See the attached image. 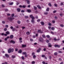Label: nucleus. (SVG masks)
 I'll list each match as a JSON object with an SVG mask.
<instances>
[{"label":"nucleus","mask_w":64,"mask_h":64,"mask_svg":"<svg viewBox=\"0 0 64 64\" xmlns=\"http://www.w3.org/2000/svg\"><path fill=\"white\" fill-rule=\"evenodd\" d=\"M25 57H27L28 56V55L27 54H25Z\"/></svg>","instance_id":"42"},{"label":"nucleus","mask_w":64,"mask_h":64,"mask_svg":"<svg viewBox=\"0 0 64 64\" xmlns=\"http://www.w3.org/2000/svg\"><path fill=\"white\" fill-rule=\"evenodd\" d=\"M48 25H49V26H51V25H52V24H51L50 23V22H48Z\"/></svg>","instance_id":"26"},{"label":"nucleus","mask_w":64,"mask_h":64,"mask_svg":"<svg viewBox=\"0 0 64 64\" xmlns=\"http://www.w3.org/2000/svg\"><path fill=\"white\" fill-rule=\"evenodd\" d=\"M2 22L3 24H5V21H2Z\"/></svg>","instance_id":"53"},{"label":"nucleus","mask_w":64,"mask_h":64,"mask_svg":"<svg viewBox=\"0 0 64 64\" xmlns=\"http://www.w3.org/2000/svg\"><path fill=\"white\" fill-rule=\"evenodd\" d=\"M48 5L49 6H50V7H51V6H52V5L51 4V3H49L48 4Z\"/></svg>","instance_id":"28"},{"label":"nucleus","mask_w":64,"mask_h":64,"mask_svg":"<svg viewBox=\"0 0 64 64\" xmlns=\"http://www.w3.org/2000/svg\"><path fill=\"white\" fill-rule=\"evenodd\" d=\"M42 37L44 38H46V36H45V35L44 34L42 35Z\"/></svg>","instance_id":"19"},{"label":"nucleus","mask_w":64,"mask_h":64,"mask_svg":"<svg viewBox=\"0 0 64 64\" xmlns=\"http://www.w3.org/2000/svg\"><path fill=\"white\" fill-rule=\"evenodd\" d=\"M60 26L62 27H64V25L62 24H61L60 25Z\"/></svg>","instance_id":"36"},{"label":"nucleus","mask_w":64,"mask_h":64,"mask_svg":"<svg viewBox=\"0 0 64 64\" xmlns=\"http://www.w3.org/2000/svg\"><path fill=\"white\" fill-rule=\"evenodd\" d=\"M8 63L7 62H6L4 63H2V64H8Z\"/></svg>","instance_id":"41"},{"label":"nucleus","mask_w":64,"mask_h":64,"mask_svg":"<svg viewBox=\"0 0 64 64\" xmlns=\"http://www.w3.org/2000/svg\"><path fill=\"white\" fill-rule=\"evenodd\" d=\"M51 30H55V28L54 27H52L51 28Z\"/></svg>","instance_id":"20"},{"label":"nucleus","mask_w":64,"mask_h":64,"mask_svg":"<svg viewBox=\"0 0 64 64\" xmlns=\"http://www.w3.org/2000/svg\"><path fill=\"white\" fill-rule=\"evenodd\" d=\"M18 53H21L22 52V50H20L19 51H18Z\"/></svg>","instance_id":"11"},{"label":"nucleus","mask_w":64,"mask_h":64,"mask_svg":"<svg viewBox=\"0 0 64 64\" xmlns=\"http://www.w3.org/2000/svg\"><path fill=\"white\" fill-rule=\"evenodd\" d=\"M26 52H22V54L23 55H26Z\"/></svg>","instance_id":"30"},{"label":"nucleus","mask_w":64,"mask_h":64,"mask_svg":"<svg viewBox=\"0 0 64 64\" xmlns=\"http://www.w3.org/2000/svg\"><path fill=\"white\" fill-rule=\"evenodd\" d=\"M14 19L12 17H9L8 18V19L10 21H12V20Z\"/></svg>","instance_id":"1"},{"label":"nucleus","mask_w":64,"mask_h":64,"mask_svg":"<svg viewBox=\"0 0 64 64\" xmlns=\"http://www.w3.org/2000/svg\"><path fill=\"white\" fill-rule=\"evenodd\" d=\"M44 14L45 15H47L48 14V12H44Z\"/></svg>","instance_id":"17"},{"label":"nucleus","mask_w":64,"mask_h":64,"mask_svg":"<svg viewBox=\"0 0 64 64\" xmlns=\"http://www.w3.org/2000/svg\"><path fill=\"white\" fill-rule=\"evenodd\" d=\"M13 2H10V3H9L8 4L9 5H12L14 4Z\"/></svg>","instance_id":"9"},{"label":"nucleus","mask_w":64,"mask_h":64,"mask_svg":"<svg viewBox=\"0 0 64 64\" xmlns=\"http://www.w3.org/2000/svg\"><path fill=\"white\" fill-rule=\"evenodd\" d=\"M46 37L47 38H50V36L49 35H47Z\"/></svg>","instance_id":"35"},{"label":"nucleus","mask_w":64,"mask_h":64,"mask_svg":"<svg viewBox=\"0 0 64 64\" xmlns=\"http://www.w3.org/2000/svg\"><path fill=\"white\" fill-rule=\"evenodd\" d=\"M2 6L3 7H5V6L4 4L2 5Z\"/></svg>","instance_id":"50"},{"label":"nucleus","mask_w":64,"mask_h":64,"mask_svg":"<svg viewBox=\"0 0 64 64\" xmlns=\"http://www.w3.org/2000/svg\"><path fill=\"white\" fill-rule=\"evenodd\" d=\"M21 12H25V11H24V10H22L21 11Z\"/></svg>","instance_id":"51"},{"label":"nucleus","mask_w":64,"mask_h":64,"mask_svg":"<svg viewBox=\"0 0 64 64\" xmlns=\"http://www.w3.org/2000/svg\"><path fill=\"white\" fill-rule=\"evenodd\" d=\"M15 28H13L12 30V31H15Z\"/></svg>","instance_id":"56"},{"label":"nucleus","mask_w":64,"mask_h":64,"mask_svg":"<svg viewBox=\"0 0 64 64\" xmlns=\"http://www.w3.org/2000/svg\"><path fill=\"white\" fill-rule=\"evenodd\" d=\"M12 17H14V14H12Z\"/></svg>","instance_id":"54"},{"label":"nucleus","mask_w":64,"mask_h":64,"mask_svg":"<svg viewBox=\"0 0 64 64\" xmlns=\"http://www.w3.org/2000/svg\"><path fill=\"white\" fill-rule=\"evenodd\" d=\"M37 7L39 8V9H41V7L39 6H38Z\"/></svg>","instance_id":"32"},{"label":"nucleus","mask_w":64,"mask_h":64,"mask_svg":"<svg viewBox=\"0 0 64 64\" xmlns=\"http://www.w3.org/2000/svg\"><path fill=\"white\" fill-rule=\"evenodd\" d=\"M32 18V20H34L35 19V18L34 16H33Z\"/></svg>","instance_id":"43"},{"label":"nucleus","mask_w":64,"mask_h":64,"mask_svg":"<svg viewBox=\"0 0 64 64\" xmlns=\"http://www.w3.org/2000/svg\"><path fill=\"white\" fill-rule=\"evenodd\" d=\"M54 6H56V7H57V4H54Z\"/></svg>","instance_id":"63"},{"label":"nucleus","mask_w":64,"mask_h":64,"mask_svg":"<svg viewBox=\"0 0 64 64\" xmlns=\"http://www.w3.org/2000/svg\"><path fill=\"white\" fill-rule=\"evenodd\" d=\"M10 43H12V44H15V42L13 40H11L10 42Z\"/></svg>","instance_id":"5"},{"label":"nucleus","mask_w":64,"mask_h":64,"mask_svg":"<svg viewBox=\"0 0 64 64\" xmlns=\"http://www.w3.org/2000/svg\"><path fill=\"white\" fill-rule=\"evenodd\" d=\"M33 58H36V56L35 55H34L33 56Z\"/></svg>","instance_id":"44"},{"label":"nucleus","mask_w":64,"mask_h":64,"mask_svg":"<svg viewBox=\"0 0 64 64\" xmlns=\"http://www.w3.org/2000/svg\"><path fill=\"white\" fill-rule=\"evenodd\" d=\"M54 41H57V39H56V38H55L54 39Z\"/></svg>","instance_id":"47"},{"label":"nucleus","mask_w":64,"mask_h":64,"mask_svg":"<svg viewBox=\"0 0 64 64\" xmlns=\"http://www.w3.org/2000/svg\"><path fill=\"white\" fill-rule=\"evenodd\" d=\"M31 22L32 23H34V20H31Z\"/></svg>","instance_id":"27"},{"label":"nucleus","mask_w":64,"mask_h":64,"mask_svg":"<svg viewBox=\"0 0 64 64\" xmlns=\"http://www.w3.org/2000/svg\"><path fill=\"white\" fill-rule=\"evenodd\" d=\"M38 33H43V32H41V30H38Z\"/></svg>","instance_id":"14"},{"label":"nucleus","mask_w":64,"mask_h":64,"mask_svg":"<svg viewBox=\"0 0 64 64\" xmlns=\"http://www.w3.org/2000/svg\"><path fill=\"white\" fill-rule=\"evenodd\" d=\"M58 53H63V52L61 51H58Z\"/></svg>","instance_id":"25"},{"label":"nucleus","mask_w":64,"mask_h":64,"mask_svg":"<svg viewBox=\"0 0 64 64\" xmlns=\"http://www.w3.org/2000/svg\"><path fill=\"white\" fill-rule=\"evenodd\" d=\"M30 18H32L33 17V16L32 15H30Z\"/></svg>","instance_id":"60"},{"label":"nucleus","mask_w":64,"mask_h":64,"mask_svg":"<svg viewBox=\"0 0 64 64\" xmlns=\"http://www.w3.org/2000/svg\"><path fill=\"white\" fill-rule=\"evenodd\" d=\"M6 33L7 34H8V35H9V34H10V32H9L8 31H7L6 32Z\"/></svg>","instance_id":"21"},{"label":"nucleus","mask_w":64,"mask_h":64,"mask_svg":"<svg viewBox=\"0 0 64 64\" xmlns=\"http://www.w3.org/2000/svg\"><path fill=\"white\" fill-rule=\"evenodd\" d=\"M24 17L25 18H28V16H25Z\"/></svg>","instance_id":"55"},{"label":"nucleus","mask_w":64,"mask_h":64,"mask_svg":"<svg viewBox=\"0 0 64 64\" xmlns=\"http://www.w3.org/2000/svg\"><path fill=\"white\" fill-rule=\"evenodd\" d=\"M22 47H26V45L22 44Z\"/></svg>","instance_id":"15"},{"label":"nucleus","mask_w":64,"mask_h":64,"mask_svg":"<svg viewBox=\"0 0 64 64\" xmlns=\"http://www.w3.org/2000/svg\"><path fill=\"white\" fill-rule=\"evenodd\" d=\"M54 46L55 47H59V46L58 45H55Z\"/></svg>","instance_id":"18"},{"label":"nucleus","mask_w":64,"mask_h":64,"mask_svg":"<svg viewBox=\"0 0 64 64\" xmlns=\"http://www.w3.org/2000/svg\"><path fill=\"white\" fill-rule=\"evenodd\" d=\"M39 40L40 42H43V40L42 38H40Z\"/></svg>","instance_id":"3"},{"label":"nucleus","mask_w":64,"mask_h":64,"mask_svg":"<svg viewBox=\"0 0 64 64\" xmlns=\"http://www.w3.org/2000/svg\"><path fill=\"white\" fill-rule=\"evenodd\" d=\"M54 54L55 55H57L58 54L57 53V52H55L54 53Z\"/></svg>","instance_id":"33"},{"label":"nucleus","mask_w":64,"mask_h":64,"mask_svg":"<svg viewBox=\"0 0 64 64\" xmlns=\"http://www.w3.org/2000/svg\"><path fill=\"white\" fill-rule=\"evenodd\" d=\"M25 7H26V6L24 5H23L22 6V8H25Z\"/></svg>","instance_id":"49"},{"label":"nucleus","mask_w":64,"mask_h":64,"mask_svg":"<svg viewBox=\"0 0 64 64\" xmlns=\"http://www.w3.org/2000/svg\"><path fill=\"white\" fill-rule=\"evenodd\" d=\"M17 22L18 24H20L21 23V22L20 20H18L17 21Z\"/></svg>","instance_id":"12"},{"label":"nucleus","mask_w":64,"mask_h":64,"mask_svg":"<svg viewBox=\"0 0 64 64\" xmlns=\"http://www.w3.org/2000/svg\"><path fill=\"white\" fill-rule=\"evenodd\" d=\"M54 18L55 19H57L58 18H57V17L55 16L54 17Z\"/></svg>","instance_id":"52"},{"label":"nucleus","mask_w":64,"mask_h":64,"mask_svg":"<svg viewBox=\"0 0 64 64\" xmlns=\"http://www.w3.org/2000/svg\"><path fill=\"white\" fill-rule=\"evenodd\" d=\"M34 10H36V9H37V7L35 6H34Z\"/></svg>","instance_id":"34"},{"label":"nucleus","mask_w":64,"mask_h":64,"mask_svg":"<svg viewBox=\"0 0 64 64\" xmlns=\"http://www.w3.org/2000/svg\"><path fill=\"white\" fill-rule=\"evenodd\" d=\"M48 47H52V45L50 43H48Z\"/></svg>","instance_id":"7"},{"label":"nucleus","mask_w":64,"mask_h":64,"mask_svg":"<svg viewBox=\"0 0 64 64\" xmlns=\"http://www.w3.org/2000/svg\"><path fill=\"white\" fill-rule=\"evenodd\" d=\"M22 28L23 29H25V27L24 26H23L22 27Z\"/></svg>","instance_id":"57"},{"label":"nucleus","mask_w":64,"mask_h":64,"mask_svg":"<svg viewBox=\"0 0 64 64\" xmlns=\"http://www.w3.org/2000/svg\"><path fill=\"white\" fill-rule=\"evenodd\" d=\"M37 21L38 22H40V19L38 20Z\"/></svg>","instance_id":"61"},{"label":"nucleus","mask_w":64,"mask_h":64,"mask_svg":"<svg viewBox=\"0 0 64 64\" xmlns=\"http://www.w3.org/2000/svg\"><path fill=\"white\" fill-rule=\"evenodd\" d=\"M15 57H16L15 56L13 55H12V58H15Z\"/></svg>","instance_id":"13"},{"label":"nucleus","mask_w":64,"mask_h":64,"mask_svg":"<svg viewBox=\"0 0 64 64\" xmlns=\"http://www.w3.org/2000/svg\"><path fill=\"white\" fill-rule=\"evenodd\" d=\"M7 30V28H5L4 29V31H6Z\"/></svg>","instance_id":"31"},{"label":"nucleus","mask_w":64,"mask_h":64,"mask_svg":"<svg viewBox=\"0 0 64 64\" xmlns=\"http://www.w3.org/2000/svg\"><path fill=\"white\" fill-rule=\"evenodd\" d=\"M27 2L28 4H30V1L29 0H28L27 1Z\"/></svg>","instance_id":"22"},{"label":"nucleus","mask_w":64,"mask_h":64,"mask_svg":"<svg viewBox=\"0 0 64 64\" xmlns=\"http://www.w3.org/2000/svg\"><path fill=\"white\" fill-rule=\"evenodd\" d=\"M61 5H63V2H61L60 4Z\"/></svg>","instance_id":"62"},{"label":"nucleus","mask_w":64,"mask_h":64,"mask_svg":"<svg viewBox=\"0 0 64 64\" xmlns=\"http://www.w3.org/2000/svg\"><path fill=\"white\" fill-rule=\"evenodd\" d=\"M56 12H57V11L56 10H54L53 12V13H56Z\"/></svg>","instance_id":"40"},{"label":"nucleus","mask_w":64,"mask_h":64,"mask_svg":"<svg viewBox=\"0 0 64 64\" xmlns=\"http://www.w3.org/2000/svg\"><path fill=\"white\" fill-rule=\"evenodd\" d=\"M5 27H6V28H8V25H5Z\"/></svg>","instance_id":"48"},{"label":"nucleus","mask_w":64,"mask_h":64,"mask_svg":"<svg viewBox=\"0 0 64 64\" xmlns=\"http://www.w3.org/2000/svg\"><path fill=\"white\" fill-rule=\"evenodd\" d=\"M42 63L43 64H45V62H42Z\"/></svg>","instance_id":"64"},{"label":"nucleus","mask_w":64,"mask_h":64,"mask_svg":"<svg viewBox=\"0 0 64 64\" xmlns=\"http://www.w3.org/2000/svg\"><path fill=\"white\" fill-rule=\"evenodd\" d=\"M14 51V49L13 48H12L11 49V52H13Z\"/></svg>","instance_id":"38"},{"label":"nucleus","mask_w":64,"mask_h":64,"mask_svg":"<svg viewBox=\"0 0 64 64\" xmlns=\"http://www.w3.org/2000/svg\"><path fill=\"white\" fill-rule=\"evenodd\" d=\"M10 28L11 29H13V27L12 26H11L10 27Z\"/></svg>","instance_id":"58"},{"label":"nucleus","mask_w":64,"mask_h":64,"mask_svg":"<svg viewBox=\"0 0 64 64\" xmlns=\"http://www.w3.org/2000/svg\"><path fill=\"white\" fill-rule=\"evenodd\" d=\"M32 64H35V62H34V61L32 62Z\"/></svg>","instance_id":"45"},{"label":"nucleus","mask_w":64,"mask_h":64,"mask_svg":"<svg viewBox=\"0 0 64 64\" xmlns=\"http://www.w3.org/2000/svg\"><path fill=\"white\" fill-rule=\"evenodd\" d=\"M41 50V48H40L39 50H37L36 52L38 53H39L40 52V50Z\"/></svg>","instance_id":"4"},{"label":"nucleus","mask_w":64,"mask_h":64,"mask_svg":"<svg viewBox=\"0 0 64 64\" xmlns=\"http://www.w3.org/2000/svg\"><path fill=\"white\" fill-rule=\"evenodd\" d=\"M21 58L22 59V60H24V59H25V58H24V57L23 56H22L21 57Z\"/></svg>","instance_id":"29"},{"label":"nucleus","mask_w":64,"mask_h":64,"mask_svg":"<svg viewBox=\"0 0 64 64\" xmlns=\"http://www.w3.org/2000/svg\"><path fill=\"white\" fill-rule=\"evenodd\" d=\"M45 56L44 55H42V57L44 58L45 57Z\"/></svg>","instance_id":"39"},{"label":"nucleus","mask_w":64,"mask_h":64,"mask_svg":"<svg viewBox=\"0 0 64 64\" xmlns=\"http://www.w3.org/2000/svg\"><path fill=\"white\" fill-rule=\"evenodd\" d=\"M5 56L6 58H9V56L7 54H6Z\"/></svg>","instance_id":"6"},{"label":"nucleus","mask_w":64,"mask_h":64,"mask_svg":"<svg viewBox=\"0 0 64 64\" xmlns=\"http://www.w3.org/2000/svg\"><path fill=\"white\" fill-rule=\"evenodd\" d=\"M5 11H8V9H6L5 10Z\"/></svg>","instance_id":"59"},{"label":"nucleus","mask_w":64,"mask_h":64,"mask_svg":"<svg viewBox=\"0 0 64 64\" xmlns=\"http://www.w3.org/2000/svg\"><path fill=\"white\" fill-rule=\"evenodd\" d=\"M8 52L9 53H11V48H9L8 50Z\"/></svg>","instance_id":"2"},{"label":"nucleus","mask_w":64,"mask_h":64,"mask_svg":"<svg viewBox=\"0 0 64 64\" xmlns=\"http://www.w3.org/2000/svg\"><path fill=\"white\" fill-rule=\"evenodd\" d=\"M41 23L42 25H44V23L43 22H41Z\"/></svg>","instance_id":"16"},{"label":"nucleus","mask_w":64,"mask_h":64,"mask_svg":"<svg viewBox=\"0 0 64 64\" xmlns=\"http://www.w3.org/2000/svg\"><path fill=\"white\" fill-rule=\"evenodd\" d=\"M14 37L13 35H12L10 36V38L11 39H12V38H13Z\"/></svg>","instance_id":"10"},{"label":"nucleus","mask_w":64,"mask_h":64,"mask_svg":"<svg viewBox=\"0 0 64 64\" xmlns=\"http://www.w3.org/2000/svg\"><path fill=\"white\" fill-rule=\"evenodd\" d=\"M27 2L28 4H30V1L29 0H28L27 1Z\"/></svg>","instance_id":"23"},{"label":"nucleus","mask_w":64,"mask_h":64,"mask_svg":"<svg viewBox=\"0 0 64 64\" xmlns=\"http://www.w3.org/2000/svg\"><path fill=\"white\" fill-rule=\"evenodd\" d=\"M26 34L27 35H30V32H26Z\"/></svg>","instance_id":"37"},{"label":"nucleus","mask_w":64,"mask_h":64,"mask_svg":"<svg viewBox=\"0 0 64 64\" xmlns=\"http://www.w3.org/2000/svg\"><path fill=\"white\" fill-rule=\"evenodd\" d=\"M17 10L18 11V12H20V11H21V10L19 8H17Z\"/></svg>","instance_id":"8"},{"label":"nucleus","mask_w":64,"mask_h":64,"mask_svg":"<svg viewBox=\"0 0 64 64\" xmlns=\"http://www.w3.org/2000/svg\"><path fill=\"white\" fill-rule=\"evenodd\" d=\"M27 11L28 12H31V10H27Z\"/></svg>","instance_id":"24"},{"label":"nucleus","mask_w":64,"mask_h":64,"mask_svg":"<svg viewBox=\"0 0 64 64\" xmlns=\"http://www.w3.org/2000/svg\"><path fill=\"white\" fill-rule=\"evenodd\" d=\"M49 8H47L46 10V11H49Z\"/></svg>","instance_id":"46"}]
</instances>
